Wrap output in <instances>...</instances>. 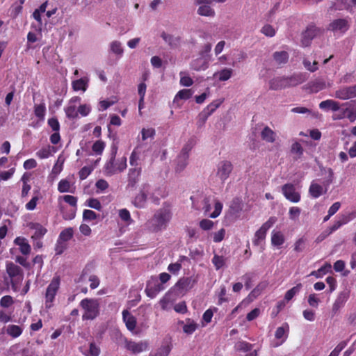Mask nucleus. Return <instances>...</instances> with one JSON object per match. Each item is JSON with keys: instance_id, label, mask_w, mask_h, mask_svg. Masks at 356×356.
I'll return each instance as SVG.
<instances>
[{"instance_id": "nucleus-1", "label": "nucleus", "mask_w": 356, "mask_h": 356, "mask_svg": "<svg viewBox=\"0 0 356 356\" xmlns=\"http://www.w3.org/2000/svg\"><path fill=\"white\" fill-rule=\"evenodd\" d=\"M171 218L172 212L170 208L163 207L158 209L149 221V229L154 232L165 229Z\"/></svg>"}, {"instance_id": "nucleus-2", "label": "nucleus", "mask_w": 356, "mask_h": 356, "mask_svg": "<svg viewBox=\"0 0 356 356\" xmlns=\"http://www.w3.org/2000/svg\"><path fill=\"white\" fill-rule=\"evenodd\" d=\"M6 271L10 278L13 291L15 292L18 291L24 280V271L22 268L13 262L8 261L6 265Z\"/></svg>"}, {"instance_id": "nucleus-3", "label": "nucleus", "mask_w": 356, "mask_h": 356, "mask_svg": "<svg viewBox=\"0 0 356 356\" xmlns=\"http://www.w3.org/2000/svg\"><path fill=\"white\" fill-rule=\"evenodd\" d=\"M80 306L84 313L82 319L93 320L99 314V302L97 299L86 298L80 302Z\"/></svg>"}, {"instance_id": "nucleus-4", "label": "nucleus", "mask_w": 356, "mask_h": 356, "mask_svg": "<svg viewBox=\"0 0 356 356\" xmlns=\"http://www.w3.org/2000/svg\"><path fill=\"white\" fill-rule=\"evenodd\" d=\"M60 277L54 276L47 286L44 293V306L47 309H49L54 306L56 296L60 289Z\"/></svg>"}, {"instance_id": "nucleus-5", "label": "nucleus", "mask_w": 356, "mask_h": 356, "mask_svg": "<svg viewBox=\"0 0 356 356\" xmlns=\"http://www.w3.org/2000/svg\"><path fill=\"white\" fill-rule=\"evenodd\" d=\"M324 31V29L317 27L313 23L309 24L306 30L302 34V45L303 47H308L314 38L323 35Z\"/></svg>"}, {"instance_id": "nucleus-6", "label": "nucleus", "mask_w": 356, "mask_h": 356, "mask_svg": "<svg viewBox=\"0 0 356 356\" xmlns=\"http://www.w3.org/2000/svg\"><path fill=\"white\" fill-rule=\"evenodd\" d=\"M277 218L272 216L265 222L261 227L255 232L252 243L254 245L259 246L266 238L268 230L276 222Z\"/></svg>"}, {"instance_id": "nucleus-7", "label": "nucleus", "mask_w": 356, "mask_h": 356, "mask_svg": "<svg viewBox=\"0 0 356 356\" xmlns=\"http://www.w3.org/2000/svg\"><path fill=\"white\" fill-rule=\"evenodd\" d=\"M350 22L346 18L332 20L327 26V30L334 34L343 35L350 29Z\"/></svg>"}, {"instance_id": "nucleus-8", "label": "nucleus", "mask_w": 356, "mask_h": 356, "mask_svg": "<svg viewBox=\"0 0 356 356\" xmlns=\"http://www.w3.org/2000/svg\"><path fill=\"white\" fill-rule=\"evenodd\" d=\"M165 289L164 285L156 277H152L147 281L145 291L147 297L154 298Z\"/></svg>"}, {"instance_id": "nucleus-9", "label": "nucleus", "mask_w": 356, "mask_h": 356, "mask_svg": "<svg viewBox=\"0 0 356 356\" xmlns=\"http://www.w3.org/2000/svg\"><path fill=\"white\" fill-rule=\"evenodd\" d=\"M282 192L284 196L289 201L297 203L300 202L301 196L299 192H297L296 187L293 184H285L282 186Z\"/></svg>"}, {"instance_id": "nucleus-10", "label": "nucleus", "mask_w": 356, "mask_h": 356, "mask_svg": "<svg viewBox=\"0 0 356 356\" xmlns=\"http://www.w3.org/2000/svg\"><path fill=\"white\" fill-rule=\"evenodd\" d=\"M124 346L127 350L136 355L146 351L148 348V343L146 341L136 342L132 340L125 339Z\"/></svg>"}, {"instance_id": "nucleus-11", "label": "nucleus", "mask_w": 356, "mask_h": 356, "mask_svg": "<svg viewBox=\"0 0 356 356\" xmlns=\"http://www.w3.org/2000/svg\"><path fill=\"white\" fill-rule=\"evenodd\" d=\"M211 0H195V4L200 5L197 9V14L201 16L213 17L214 10L209 6Z\"/></svg>"}, {"instance_id": "nucleus-12", "label": "nucleus", "mask_w": 356, "mask_h": 356, "mask_svg": "<svg viewBox=\"0 0 356 356\" xmlns=\"http://www.w3.org/2000/svg\"><path fill=\"white\" fill-rule=\"evenodd\" d=\"M233 170L232 164L229 161H221L218 167L217 175L221 181H225Z\"/></svg>"}, {"instance_id": "nucleus-13", "label": "nucleus", "mask_w": 356, "mask_h": 356, "mask_svg": "<svg viewBox=\"0 0 356 356\" xmlns=\"http://www.w3.org/2000/svg\"><path fill=\"white\" fill-rule=\"evenodd\" d=\"M334 96L336 98L343 100L356 97V85L337 90Z\"/></svg>"}, {"instance_id": "nucleus-14", "label": "nucleus", "mask_w": 356, "mask_h": 356, "mask_svg": "<svg viewBox=\"0 0 356 356\" xmlns=\"http://www.w3.org/2000/svg\"><path fill=\"white\" fill-rule=\"evenodd\" d=\"M141 168H131L128 172V184L129 188H134L140 180L141 175Z\"/></svg>"}, {"instance_id": "nucleus-15", "label": "nucleus", "mask_w": 356, "mask_h": 356, "mask_svg": "<svg viewBox=\"0 0 356 356\" xmlns=\"http://www.w3.org/2000/svg\"><path fill=\"white\" fill-rule=\"evenodd\" d=\"M348 298L349 293L347 291H341L339 293L332 305V312L334 314H336L338 311L344 306Z\"/></svg>"}, {"instance_id": "nucleus-16", "label": "nucleus", "mask_w": 356, "mask_h": 356, "mask_svg": "<svg viewBox=\"0 0 356 356\" xmlns=\"http://www.w3.org/2000/svg\"><path fill=\"white\" fill-rule=\"evenodd\" d=\"M176 298L173 294L172 290L168 291L165 295L162 297V298L159 300V305L163 311H166L170 309L171 305L175 301Z\"/></svg>"}, {"instance_id": "nucleus-17", "label": "nucleus", "mask_w": 356, "mask_h": 356, "mask_svg": "<svg viewBox=\"0 0 356 356\" xmlns=\"http://www.w3.org/2000/svg\"><path fill=\"white\" fill-rule=\"evenodd\" d=\"M195 280L192 277H184L180 279L175 287L179 291L180 293L188 291L191 289L194 285Z\"/></svg>"}, {"instance_id": "nucleus-18", "label": "nucleus", "mask_w": 356, "mask_h": 356, "mask_svg": "<svg viewBox=\"0 0 356 356\" xmlns=\"http://www.w3.org/2000/svg\"><path fill=\"white\" fill-rule=\"evenodd\" d=\"M353 217L351 216L350 214L348 215H341L338 216V219L334 221V224L327 227L329 232L330 234L333 233L334 232L339 229L341 226L343 225L347 224L348 222H350Z\"/></svg>"}, {"instance_id": "nucleus-19", "label": "nucleus", "mask_w": 356, "mask_h": 356, "mask_svg": "<svg viewBox=\"0 0 356 356\" xmlns=\"http://www.w3.org/2000/svg\"><path fill=\"white\" fill-rule=\"evenodd\" d=\"M29 227L35 230L34 234L31 236L33 240H41V238L46 234L47 229L41 224L38 222H32L30 224Z\"/></svg>"}, {"instance_id": "nucleus-20", "label": "nucleus", "mask_w": 356, "mask_h": 356, "mask_svg": "<svg viewBox=\"0 0 356 356\" xmlns=\"http://www.w3.org/2000/svg\"><path fill=\"white\" fill-rule=\"evenodd\" d=\"M80 350L85 356H99L101 352L100 348L95 342H90L88 347H81Z\"/></svg>"}, {"instance_id": "nucleus-21", "label": "nucleus", "mask_w": 356, "mask_h": 356, "mask_svg": "<svg viewBox=\"0 0 356 356\" xmlns=\"http://www.w3.org/2000/svg\"><path fill=\"white\" fill-rule=\"evenodd\" d=\"M122 318L127 330H134L137 324L136 318L127 309L122 312Z\"/></svg>"}, {"instance_id": "nucleus-22", "label": "nucleus", "mask_w": 356, "mask_h": 356, "mask_svg": "<svg viewBox=\"0 0 356 356\" xmlns=\"http://www.w3.org/2000/svg\"><path fill=\"white\" fill-rule=\"evenodd\" d=\"M307 75L304 73L294 74L289 77H285L287 81V87L296 86L307 80Z\"/></svg>"}, {"instance_id": "nucleus-23", "label": "nucleus", "mask_w": 356, "mask_h": 356, "mask_svg": "<svg viewBox=\"0 0 356 356\" xmlns=\"http://www.w3.org/2000/svg\"><path fill=\"white\" fill-rule=\"evenodd\" d=\"M289 332V326L288 323H284L282 326L278 327L275 333V337L277 339H281V342L276 345V346L283 343L288 338Z\"/></svg>"}, {"instance_id": "nucleus-24", "label": "nucleus", "mask_w": 356, "mask_h": 356, "mask_svg": "<svg viewBox=\"0 0 356 356\" xmlns=\"http://www.w3.org/2000/svg\"><path fill=\"white\" fill-rule=\"evenodd\" d=\"M270 89L273 90H281L287 88V81L285 77H275L269 82Z\"/></svg>"}, {"instance_id": "nucleus-25", "label": "nucleus", "mask_w": 356, "mask_h": 356, "mask_svg": "<svg viewBox=\"0 0 356 356\" xmlns=\"http://www.w3.org/2000/svg\"><path fill=\"white\" fill-rule=\"evenodd\" d=\"M14 243L19 247L20 252L24 255H27L31 252V245L24 237H17L14 240Z\"/></svg>"}, {"instance_id": "nucleus-26", "label": "nucleus", "mask_w": 356, "mask_h": 356, "mask_svg": "<svg viewBox=\"0 0 356 356\" xmlns=\"http://www.w3.org/2000/svg\"><path fill=\"white\" fill-rule=\"evenodd\" d=\"M319 108L322 110H331L337 111L340 108V104L333 99H327L319 104Z\"/></svg>"}, {"instance_id": "nucleus-27", "label": "nucleus", "mask_w": 356, "mask_h": 356, "mask_svg": "<svg viewBox=\"0 0 356 356\" xmlns=\"http://www.w3.org/2000/svg\"><path fill=\"white\" fill-rule=\"evenodd\" d=\"M307 88L311 92L316 93L325 88V82L320 79L308 83Z\"/></svg>"}, {"instance_id": "nucleus-28", "label": "nucleus", "mask_w": 356, "mask_h": 356, "mask_svg": "<svg viewBox=\"0 0 356 356\" xmlns=\"http://www.w3.org/2000/svg\"><path fill=\"white\" fill-rule=\"evenodd\" d=\"M325 192V191H324L323 187L321 185H320L314 181H312L311 183V185L309 188V193L313 198L316 199V198L319 197Z\"/></svg>"}, {"instance_id": "nucleus-29", "label": "nucleus", "mask_w": 356, "mask_h": 356, "mask_svg": "<svg viewBox=\"0 0 356 356\" xmlns=\"http://www.w3.org/2000/svg\"><path fill=\"white\" fill-rule=\"evenodd\" d=\"M209 67V63L207 59L199 58L192 61L191 67L195 71L205 70Z\"/></svg>"}, {"instance_id": "nucleus-30", "label": "nucleus", "mask_w": 356, "mask_h": 356, "mask_svg": "<svg viewBox=\"0 0 356 356\" xmlns=\"http://www.w3.org/2000/svg\"><path fill=\"white\" fill-rule=\"evenodd\" d=\"M275 133L268 126L265 127L261 133L262 140L268 143H274L275 140Z\"/></svg>"}, {"instance_id": "nucleus-31", "label": "nucleus", "mask_w": 356, "mask_h": 356, "mask_svg": "<svg viewBox=\"0 0 356 356\" xmlns=\"http://www.w3.org/2000/svg\"><path fill=\"white\" fill-rule=\"evenodd\" d=\"M172 348V345L171 342L165 341L163 342L161 346L157 350L155 356H168Z\"/></svg>"}, {"instance_id": "nucleus-32", "label": "nucleus", "mask_w": 356, "mask_h": 356, "mask_svg": "<svg viewBox=\"0 0 356 356\" xmlns=\"http://www.w3.org/2000/svg\"><path fill=\"white\" fill-rule=\"evenodd\" d=\"M88 79L81 78L79 79L72 81V88L75 91L82 90L86 91L88 88Z\"/></svg>"}, {"instance_id": "nucleus-33", "label": "nucleus", "mask_w": 356, "mask_h": 356, "mask_svg": "<svg viewBox=\"0 0 356 356\" xmlns=\"http://www.w3.org/2000/svg\"><path fill=\"white\" fill-rule=\"evenodd\" d=\"M273 59L277 64H285L289 60V54L286 51H275L273 55Z\"/></svg>"}, {"instance_id": "nucleus-34", "label": "nucleus", "mask_w": 356, "mask_h": 356, "mask_svg": "<svg viewBox=\"0 0 356 356\" xmlns=\"http://www.w3.org/2000/svg\"><path fill=\"white\" fill-rule=\"evenodd\" d=\"M222 100L216 99L209 104L203 111V113L204 114L206 118L211 115L222 103Z\"/></svg>"}, {"instance_id": "nucleus-35", "label": "nucleus", "mask_w": 356, "mask_h": 356, "mask_svg": "<svg viewBox=\"0 0 356 356\" xmlns=\"http://www.w3.org/2000/svg\"><path fill=\"white\" fill-rule=\"evenodd\" d=\"M62 200H63L65 202H66L67 204H70V206H72L73 207H75V208L76 207L77 197L75 196L70 195H65L63 196H60L58 198V204L60 206V210L62 209V206H61Z\"/></svg>"}, {"instance_id": "nucleus-36", "label": "nucleus", "mask_w": 356, "mask_h": 356, "mask_svg": "<svg viewBox=\"0 0 356 356\" xmlns=\"http://www.w3.org/2000/svg\"><path fill=\"white\" fill-rule=\"evenodd\" d=\"M198 327V325L191 318L186 319V324L183 326V332L187 334H192Z\"/></svg>"}, {"instance_id": "nucleus-37", "label": "nucleus", "mask_w": 356, "mask_h": 356, "mask_svg": "<svg viewBox=\"0 0 356 356\" xmlns=\"http://www.w3.org/2000/svg\"><path fill=\"white\" fill-rule=\"evenodd\" d=\"M233 74V70L231 68H224L219 72H216L213 76H218V80L220 81H227L231 78Z\"/></svg>"}, {"instance_id": "nucleus-38", "label": "nucleus", "mask_w": 356, "mask_h": 356, "mask_svg": "<svg viewBox=\"0 0 356 356\" xmlns=\"http://www.w3.org/2000/svg\"><path fill=\"white\" fill-rule=\"evenodd\" d=\"M302 288V284L301 283H298L295 286L288 290L284 296L285 300L289 302L292 300V298L301 291Z\"/></svg>"}, {"instance_id": "nucleus-39", "label": "nucleus", "mask_w": 356, "mask_h": 356, "mask_svg": "<svg viewBox=\"0 0 356 356\" xmlns=\"http://www.w3.org/2000/svg\"><path fill=\"white\" fill-rule=\"evenodd\" d=\"M22 328L17 325H9L6 329L7 334L13 338L19 337L22 333Z\"/></svg>"}, {"instance_id": "nucleus-40", "label": "nucleus", "mask_w": 356, "mask_h": 356, "mask_svg": "<svg viewBox=\"0 0 356 356\" xmlns=\"http://www.w3.org/2000/svg\"><path fill=\"white\" fill-rule=\"evenodd\" d=\"M146 200L147 195L144 191H141L140 193L135 197L133 203L135 207L138 208H143L145 204Z\"/></svg>"}, {"instance_id": "nucleus-41", "label": "nucleus", "mask_w": 356, "mask_h": 356, "mask_svg": "<svg viewBox=\"0 0 356 356\" xmlns=\"http://www.w3.org/2000/svg\"><path fill=\"white\" fill-rule=\"evenodd\" d=\"M194 145V141L193 139L189 140L183 147L181 149V151L179 155L181 156V159L182 158L184 159H188L189 157V152L192 149Z\"/></svg>"}, {"instance_id": "nucleus-42", "label": "nucleus", "mask_w": 356, "mask_h": 356, "mask_svg": "<svg viewBox=\"0 0 356 356\" xmlns=\"http://www.w3.org/2000/svg\"><path fill=\"white\" fill-rule=\"evenodd\" d=\"M74 230L72 227L66 228L60 233L58 240L67 242L72 238Z\"/></svg>"}, {"instance_id": "nucleus-43", "label": "nucleus", "mask_w": 356, "mask_h": 356, "mask_svg": "<svg viewBox=\"0 0 356 356\" xmlns=\"http://www.w3.org/2000/svg\"><path fill=\"white\" fill-rule=\"evenodd\" d=\"M58 191L60 193H74L71 189L70 182L67 179H61L58 184Z\"/></svg>"}, {"instance_id": "nucleus-44", "label": "nucleus", "mask_w": 356, "mask_h": 356, "mask_svg": "<svg viewBox=\"0 0 356 356\" xmlns=\"http://www.w3.org/2000/svg\"><path fill=\"white\" fill-rule=\"evenodd\" d=\"M284 242V235L280 232H273L271 243L273 245L280 246Z\"/></svg>"}, {"instance_id": "nucleus-45", "label": "nucleus", "mask_w": 356, "mask_h": 356, "mask_svg": "<svg viewBox=\"0 0 356 356\" xmlns=\"http://www.w3.org/2000/svg\"><path fill=\"white\" fill-rule=\"evenodd\" d=\"M234 348L238 351L248 352L252 348V344L245 341H239L236 343Z\"/></svg>"}, {"instance_id": "nucleus-46", "label": "nucleus", "mask_w": 356, "mask_h": 356, "mask_svg": "<svg viewBox=\"0 0 356 356\" xmlns=\"http://www.w3.org/2000/svg\"><path fill=\"white\" fill-rule=\"evenodd\" d=\"M65 112L69 119L74 120L78 118V111L74 105H70L65 108Z\"/></svg>"}, {"instance_id": "nucleus-47", "label": "nucleus", "mask_w": 356, "mask_h": 356, "mask_svg": "<svg viewBox=\"0 0 356 356\" xmlns=\"http://www.w3.org/2000/svg\"><path fill=\"white\" fill-rule=\"evenodd\" d=\"M46 112V107L44 104L35 105L34 107V113L40 120H44Z\"/></svg>"}, {"instance_id": "nucleus-48", "label": "nucleus", "mask_w": 356, "mask_h": 356, "mask_svg": "<svg viewBox=\"0 0 356 356\" xmlns=\"http://www.w3.org/2000/svg\"><path fill=\"white\" fill-rule=\"evenodd\" d=\"M193 95V92L191 89H183L179 90L175 97V100L176 99H188L191 97Z\"/></svg>"}, {"instance_id": "nucleus-49", "label": "nucleus", "mask_w": 356, "mask_h": 356, "mask_svg": "<svg viewBox=\"0 0 356 356\" xmlns=\"http://www.w3.org/2000/svg\"><path fill=\"white\" fill-rule=\"evenodd\" d=\"M119 216L120 219L127 225H130L133 222L130 213L127 209H120L119 211Z\"/></svg>"}, {"instance_id": "nucleus-50", "label": "nucleus", "mask_w": 356, "mask_h": 356, "mask_svg": "<svg viewBox=\"0 0 356 356\" xmlns=\"http://www.w3.org/2000/svg\"><path fill=\"white\" fill-rule=\"evenodd\" d=\"M212 263L216 270L220 269L225 264V259L223 256L215 254L212 259Z\"/></svg>"}, {"instance_id": "nucleus-51", "label": "nucleus", "mask_w": 356, "mask_h": 356, "mask_svg": "<svg viewBox=\"0 0 356 356\" xmlns=\"http://www.w3.org/2000/svg\"><path fill=\"white\" fill-rule=\"evenodd\" d=\"M14 304L13 298L11 296L6 295L0 300V306L3 308H8Z\"/></svg>"}, {"instance_id": "nucleus-52", "label": "nucleus", "mask_w": 356, "mask_h": 356, "mask_svg": "<svg viewBox=\"0 0 356 356\" xmlns=\"http://www.w3.org/2000/svg\"><path fill=\"white\" fill-rule=\"evenodd\" d=\"M156 134V131L154 128H143L141 130L142 140H145L148 138H154Z\"/></svg>"}, {"instance_id": "nucleus-53", "label": "nucleus", "mask_w": 356, "mask_h": 356, "mask_svg": "<svg viewBox=\"0 0 356 356\" xmlns=\"http://www.w3.org/2000/svg\"><path fill=\"white\" fill-rule=\"evenodd\" d=\"M304 67L309 72H314L318 69V63L314 60L312 64L311 62L307 59H304L302 61Z\"/></svg>"}, {"instance_id": "nucleus-54", "label": "nucleus", "mask_w": 356, "mask_h": 356, "mask_svg": "<svg viewBox=\"0 0 356 356\" xmlns=\"http://www.w3.org/2000/svg\"><path fill=\"white\" fill-rule=\"evenodd\" d=\"M346 117L353 122L356 119V102L354 103L353 108H347L345 111Z\"/></svg>"}, {"instance_id": "nucleus-55", "label": "nucleus", "mask_w": 356, "mask_h": 356, "mask_svg": "<svg viewBox=\"0 0 356 356\" xmlns=\"http://www.w3.org/2000/svg\"><path fill=\"white\" fill-rule=\"evenodd\" d=\"M105 147V143L102 140H97L92 146V150L97 154H102Z\"/></svg>"}, {"instance_id": "nucleus-56", "label": "nucleus", "mask_w": 356, "mask_h": 356, "mask_svg": "<svg viewBox=\"0 0 356 356\" xmlns=\"http://www.w3.org/2000/svg\"><path fill=\"white\" fill-rule=\"evenodd\" d=\"M92 168L90 166L83 167L79 172V177L81 180L86 179L92 172Z\"/></svg>"}, {"instance_id": "nucleus-57", "label": "nucleus", "mask_w": 356, "mask_h": 356, "mask_svg": "<svg viewBox=\"0 0 356 356\" xmlns=\"http://www.w3.org/2000/svg\"><path fill=\"white\" fill-rule=\"evenodd\" d=\"M111 50L115 54L121 55L123 53V49L121 43L118 41H113L111 44Z\"/></svg>"}, {"instance_id": "nucleus-58", "label": "nucleus", "mask_w": 356, "mask_h": 356, "mask_svg": "<svg viewBox=\"0 0 356 356\" xmlns=\"http://www.w3.org/2000/svg\"><path fill=\"white\" fill-rule=\"evenodd\" d=\"M187 161H188V159L184 160L182 158L181 159V156L179 155L177 158V165L175 167V171L176 172L182 171L187 165V163H188Z\"/></svg>"}, {"instance_id": "nucleus-59", "label": "nucleus", "mask_w": 356, "mask_h": 356, "mask_svg": "<svg viewBox=\"0 0 356 356\" xmlns=\"http://www.w3.org/2000/svg\"><path fill=\"white\" fill-rule=\"evenodd\" d=\"M37 156L40 159H47L51 155L50 147H43L36 152Z\"/></svg>"}, {"instance_id": "nucleus-60", "label": "nucleus", "mask_w": 356, "mask_h": 356, "mask_svg": "<svg viewBox=\"0 0 356 356\" xmlns=\"http://www.w3.org/2000/svg\"><path fill=\"white\" fill-rule=\"evenodd\" d=\"M87 206L97 211H100L102 209V204L96 198L88 199L87 200Z\"/></svg>"}, {"instance_id": "nucleus-61", "label": "nucleus", "mask_w": 356, "mask_h": 356, "mask_svg": "<svg viewBox=\"0 0 356 356\" xmlns=\"http://www.w3.org/2000/svg\"><path fill=\"white\" fill-rule=\"evenodd\" d=\"M222 209V204L219 201H216L214 205V211L209 215V217L211 218H217L220 214Z\"/></svg>"}, {"instance_id": "nucleus-62", "label": "nucleus", "mask_w": 356, "mask_h": 356, "mask_svg": "<svg viewBox=\"0 0 356 356\" xmlns=\"http://www.w3.org/2000/svg\"><path fill=\"white\" fill-rule=\"evenodd\" d=\"M200 227L205 231L210 230L213 227V222L209 219H203L200 222Z\"/></svg>"}, {"instance_id": "nucleus-63", "label": "nucleus", "mask_w": 356, "mask_h": 356, "mask_svg": "<svg viewBox=\"0 0 356 356\" xmlns=\"http://www.w3.org/2000/svg\"><path fill=\"white\" fill-rule=\"evenodd\" d=\"M97 215L96 213L90 209H85L83 213V218L85 220H94L97 219Z\"/></svg>"}, {"instance_id": "nucleus-64", "label": "nucleus", "mask_w": 356, "mask_h": 356, "mask_svg": "<svg viewBox=\"0 0 356 356\" xmlns=\"http://www.w3.org/2000/svg\"><path fill=\"white\" fill-rule=\"evenodd\" d=\"M161 37L166 42H168L172 47L175 46L179 40L177 38H175L172 35L167 34L165 33H163L161 34Z\"/></svg>"}]
</instances>
